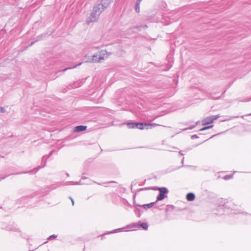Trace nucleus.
<instances>
[{"instance_id": "nucleus-32", "label": "nucleus", "mask_w": 251, "mask_h": 251, "mask_svg": "<svg viewBox=\"0 0 251 251\" xmlns=\"http://www.w3.org/2000/svg\"><path fill=\"white\" fill-rule=\"evenodd\" d=\"M142 0H137L136 1V4H138V5H140L141 1Z\"/></svg>"}, {"instance_id": "nucleus-3", "label": "nucleus", "mask_w": 251, "mask_h": 251, "mask_svg": "<svg viewBox=\"0 0 251 251\" xmlns=\"http://www.w3.org/2000/svg\"><path fill=\"white\" fill-rule=\"evenodd\" d=\"M153 190H158L159 193L156 197L155 201L157 202L158 201H161L167 197V195L169 193L168 189L166 187H155L152 188Z\"/></svg>"}, {"instance_id": "nucleus-1", "label": "nucleus", "mask_w": 251, "mask_h": 251, "mask_svg": "<svg viewBox=\"0 0 251 251\" xmlns=\"http://www.w3.org/2000/svg\"><path fill=\"white\" fill-rule=\"evenodd\" d=\"M127 126L128 128H137L141 130L144 129H151L153 127H155L156 126H159V125L155 123L150 124L144 123L132 122L127 123Z\"/></svg>"}, {"instance_id": "nucleus-12", "label": "nucleus", "mask_w": 251, "mask_h": 251, "mask_svg": "<svg viewBox=\"0 0 251 251\" xmlns=\"http://www.w3.org/2000/svg\"><path fill=\"white\" fill-rule=\"evenodd\" d=\"M86 80V78L82 79L81 80H79L76 81L74 82L73 83L70 85V87L72 88H76L81 86V85L83 84Z\"/></svg>"}, {"instance_id": "nucleus-34", "label": "nucleus", "mask_w": 251, "mask_h": 251, "mask_svg": "<svg viewBox=\"0 0 251 251\" xmlns=\"http://www.w3.org/2000/svg\"><path fill=\"white\" fill-rule=\"evenodd\" d=\"M138 27L139 28H140V29H141V28H142V27H143V28H144V27H146H146H147V25H144V26H142V25H141V26H139V27Z\"/></svg>"}, {"instance_id": "nucleus-45", "label": "nucleus", "mask_w": 251, "mask_h": 251, "mask_svg": "<svg viewBox=\"0 0 251 251\" xmlns=\"http://www.w3.org/2000/svg\"><path fill=\"white\" fill-rule=\"evenodd\" d=\"M70 199H71V201H72V200H73L71 197H70Z\"/></svg>"}, {"instance_id": "nucleus-5", "label": "nucleus", "mask_w": 251, "mask_h": 251, "mask_svg": "<svg viewBox=\"0 0 251 251\" xmlns=\"http://www.w3.org/2000/svg\"><path fill=\"white\" fill-rule=\"evenodd\" d=\"M228 208V203H225L223 205H219L218 209L213 211V213L218 215H222L224 214L225 209Z\"/></svg>"}, {"instance_id": "nucleus-25", "label": "nucleus", "mask_w": 251, "mask_h": 251, "mask_svg": "<svg viewBox=\"0 0 251 251\" xmlns=\"http://www.w3.org/2000/svg\"><path fill=\"white\" fill-rule=\"evenodd\" d=\"M233 177L232 175H226L224 176L223 179L226 180H229Z\"/></svg>"}, {"instance_id": "nucleus-4", "label": "nucleus", "mask_w": 251, "mask_h": 251, "mask_svg": "<svg viewBox=\"0 0 251 251\" xmlns=\"http://www.w3.org/2000/svg\"><path fill=\"white\" fill-rule=\"evenodd\" d=\"M47 159H48V157H47V156H43L42 158V165H41V166H39L38 167H37L36 168H34L33 169H32V170H31L30 171L24 172L23 173L24 174H26V173H28V174H35V173H36L38 171H39V170L40 169L44 168L46 166ZM22 173H17V174H21Z\"/></svg>"}, {"instance_id": "nucleus-21", "label": "nucleus", "mask_w": 251, "mask_h": 251, "mask_svg": "<svg viewBox=\"0 0 251 251\" xmlns=\"http://www.w3.org/2000/svg\"><path fill=\"white\" fill-rule=\"evenodd\" d=\"M29 197L28 196H25L19 200H18V202H20V204H22V203H25L27 199H28Z\"/></svg>"}, {"instance_id": "nucleus-17", "label": "nucleus", "mask_w": 251, "mask_h": 251, "mask_svg": "<svg viewBox=\"0 0 251 251\" xmlns=\"http://www.w3.org/2000/svg\"><path fill=\"white\" fill-rule=\"evenodd\" d=\"M152 188H154V187H145V188H140V189H137L136 191V192L135 193V194L133 195V199L135 200V197H136V195L137 192H140L141 191H146V190H152Z\"/></svg>"}, {"instance_id": "nucleus-11", "label": "nucleus", "mask_w": 251, "mask_h": 251, "mask_svg": "<svg viewBox=\"0 0 251 251\" xmlns=\"http://www.w3.org/2000/svg\"><path fill=\"white\" fill-rule=\"evenodd\" d=\"M112 2V0H101L100 3L98 5H100V9H102L103 11L105 9L108 7Z\"/></svg>"}, {"instance_id": "nucleus-43", "label": "nucleus", "mask_w": 251, "mask_h": 251, "mask_svg": "<svg viewBox=\"0 0 251 251\" xmlns=\"http://www.w3.org/2000/svg\"><path fill=\"white\" fill-rule=\"evenodd\" d=\"M251 113L247 114V115H246L245 116H251Z\"/></svg>"}, {"instance_id": "nucleus-44", "label": "nucleus", "mask_w": 251, "mask_h": 251, "mask_svg": "<svg viewBox=\"0 0 251 251\" xmlns=\"http://www.w3.org/2000/svg\"><path fill=\"white\" fill-rule=\"evenodd\" d=\"M66 175H67L68 176H69V174H68V173L66 174Z\"/></svg>"}, {"instance_id": "nucleus-35", "label": "nucleus", "mask_w": 251, "mask_h": 251, "mask_svg": "<svg viewBox=\"0 0 251 251\" xmlns=\"http://www.w3.org/2000/svg\"><path fill=\"white\" fill-rule=\"evenodd\" d=\"M52 152L53 151H50L49 154L48 156H47V157H48V158H49L51 155Z\"/></svg>"}, {"instance_id": "nucleus-20", "label": "nucleus", "mask_w": 251, "mask_h": 251, "mask_svg": "<svg viewBox=\"0 0 251 251\" xmlns=\"http://www.w3.org/2000/svg\"><path fill=\"white\" fill-rule=\"evenodd\" d=\"M167 60L168 61V65L169 66V68H171L173 65V58L171 56H167Z\"/></svg>"}, {"instance_id": "nucleus-2", "label": "nucleus", "mask_w": 251, "mask_h": 251, "mask_svg": "<svg viewBox=\"0 0 251 251\" xmlns=\"http://www.w3.org/2000/svg\"><path fill=\"white\" fill-rule=\"evenodd\" d=\"M102 12V9H100V5H96L94 6L90 16L86 20L87 24L89 25L92 22H97Z\"/></svg>"}, {"instance_id": "nucleus-39", "label": "nucleus", "mask_w": 251, "mask_h": 251, "mask_svg": "<svg viewBox=\"0 0 251 251\" xmlns=\"http://www.w3.org/2000/svg\"><path fill=\"white\" fill-rule=\"evenodd\" d=\"M81 178H82V179H86V177L85 176H82Z\"/></svg>"}, {"instance_id": "nucleus-31", "label": "nucleus", "mask_w": 251, "mask_h": 251, "mask_svg": "<svg viewBox=\"0 0 251 251\" xmlns=\"http://www.w3.org/2000/svg\"><path fill=\"white\" fill-rule=\"evenodd\" d=\"M0 112L1 113H4L5 112V109L3 107H0Z\"/></svg>"}, {"instance_id": "nucleus-41", "label": "nucleus", "mask_w": 251, "mask_h": 251, "mask_svg": "<svg viewBox=\"0 0 251 251\" xmlns=\"http://www.w3.org/2000/svg\"><path fill=\"white\" fill-rule=\"evenodd\" d=\"M72 201L73 205H74V200H72V201Z\"/></svg>"}, {"instance_id": "nucleus-42", "label": "nucleus", "mask_w": 251, "mask_h": 251, "mask_svg": "<svg viewBox=\"0 0 251 251\" xmlns=\"http://www.w3.org/2000/svg\"><path fill=\"white\" fill-rule=\"evenodd\" d=\"M34 43V42H32L30 44V46H32Z\"/></svg>"}, {"instance_id": "nucleus-33", "label": "nucleus", "mask_w": 251, "mask_h": 251, "mask_svg": "<svg viewBox=\"0 0 251 251\" xmlns=\"http://www.w3.org/2000/svg\"><path fill=\"white\" fill-rule=\"evenodd\" d=\"M21 236H22V237H23L24 238H25L26 237H27V235H25V234H21Z\"/></svg>"}, {"instance_id": "nucleus-46", "label": "nucleus", "mask_w": 251, "mask_h": 251, "mask_svg": "<svg viewBox=\"0 0 251 251\" xmlns=\"http://www.w3.org/2000/svg\"><path fill=\"white\" fill-rule=\"evenodd\" d=\"M244 116H241V117H242V118H244Z\"/></svg>"}, {"instance_id": "nucleus-9", "label": "nucleus", "mask_w": 251, "mask_h": 251, "mask_svg": "<svg viewBox=\"0 0 251 251\" xmlns=\"http://www.w3.org/2000/svg\"><path fill=\"white\" fill-rule=\"evenodd\" d=\"M130 230H133V229H131V228H130L129 225L126 227L114 229L112 231L108 232L107 233V234L117 233L118 232L127 231H130Z\"/></svg>"}, {"instance_id": "nucleus-15", "label": "nucleus", "mask_w": 251, "mask_h": 251, "mask_svg": "<svg viewBox=\"0 0 251 251\" xmlns=\"http://www.w3.org/2000/svg\"><path fill=\"white\" fill-rule=\"evenodd\" d=\"M135 204H136L135 203V200H134V205L135 206V210H134V212L136 214V216H137L138 217H140L141 215V214H142V211L141 210V209L139 208V206H136L135 205Z\"/></svg>"}, {"instance_id": "nucleus-36", "label": "nucleus", "mask_w": 251, "mask_h": 251, "mask_svg": "<svg viewBox=\"0 0 251 251\" xmlns=\"http://www.w3.org/2000/svg\"><path fill=\"white\" fill-rule=\"evenodd\" d=\"M9 175H7V176H3L2 177H1V178H0V181L4 179H5L6 177H7L8 176H9Z\"/></svg>"}, {"instance_id": "nucleus-22", "label": "nucleus", "mask_w": 251, "mask_h": 251, "mask_svg": "<svg viewBox=\"0 0 251 251\" xmlns=\"http://www.w3.org/2000/svg\"><path fill=\"white\" fill-rule=\"evenodd\" d=\"M200 123V121H198L196 123V124L195 125H192L191 126L189 127H187V128H184L182 130L183 131H186V130H187L188 129H193L194 127H196V126L199 124Z\"/></svg>"}, {"instance_id": "nucleus-14", "label": "nucleus", "mask_w": 251, "mask_h": 251, "mask_svg": "<svg viewBox=\"0 0 251 251\" xmlns=\"http://www.w3.org/2000/svg\"><path fill=\"white\" fill-rule=\"evenodd\" d=\"M87 126H75L74 129V131L76 132H79L81 131H85L87 129Z\"/></svg>"}, {"instance_id": "nucleus-30", "label": "nucleus", "mask_w": 251, "mask_h": 251, "mask_svg": "<svg viewBox=\"0 0 251 251\" xmlns=\"http://www.w3.org/2000/svg\"><path fill=\"white\" fill-rule=\"evenodd\" d=\"M77 65H75L74 66V67H70V68H66L64 70H63V71L64 72L66 70H68V69H72V68H75Z\"/></svg>"}, {"instance_id": "nucleus-18", "label": "nucleus", "mask_w": 251, "mask_h": 251, "mask_svg": "<svg viewBox=\"0 0 251 251\" xmlns=\"http://www.w3.org/2000/svg\"><path fill=\"white\" fill-rule=\"evenodd\" d=\"M83 184V183L81 182V181H67L65 183V185H80Z\"/></svg>"}, {"instance_id": "nucleus-8", "label": "nucleus", "mask_w": 251, "mask_h": 251, "mask_svg": "<svg viewBox=\"0 0 251 251\" xmlns=\"http://www.w3.org/2000/svg\"><path fill=\"white\" fill-rule=\"evenodd\" d=\"M2 228L9 231L21 232V230L17 227V225L15 224L3 225Z\"/></svg>"}, {"instance_id": "nucleus-26", "label": "nucleus", "mask_w": 251, "mask_h": 251, "mask_svg": "<svg viewBox=\"0 0 251 251\" xmlns=\"http://www.w3.org/2000/svg\"><path fill=\"white\" fill-rule=\"evenodd\" d=\"M57 237V236L55 234H53V235H51L48 238V240H51V239H55L56 237Z\"/></svg>"}, {"instance_id": "nucleus-10", "label": "nucleus", "mask_w": 251, "mask_h": 251, "mask_svg": "<svg viewBox=\"0 0 251 251\" xmlns=\"http://www.w3.org/2000/svg\"><path fill=\"white\" fill-rule=\"evenodd\" d=\"M105 53H103V54H94L92 56V62H99L101 60H103L104 59V55Z\"/></svg>"}, {"instance_id": "nucleus-38", "label": "nucleus", "mask_w": 251, "mask_h": 251, "mask_svg": "<svg viewBox=\"0 0 251 251\" xmlns=\"http://www.w3.org/2000/svg\"><path fill=\"white\" fill-rule=\"evenodd\" d=\"M178 153L180 155H183V154L181 152V151H179Z\"/></svg>"}, {"instance_id": "nucleus-19", "label": "nucleus", "mask_w": 251, "mask_h": 251, "mask_svg": "<svg viewBox=\"0 0 251 251\" xmlns=\"http://www.w3.org/2000/svg\"><path fill=\"white\" fill-rule=\"evenodd\" d=\"M239 116H227V117L225 119H224V120H220V122H225V121H230L232 119H233L234 118H239Z\"/></svg>"}, {"instance_id": "nucleus-6", "label": "nucleus", "mask_w": 251, "mask_h": 251, "mask_svg": "<svg viewBox=\"0 0 251 251\" xmlns=\"http://www.w3.org/2000/svg\"><path fill=\"white\" fill-rule=\"evenodd\" d=\"M131 229L134 230L136 228H142L144 230H147L148 228V224L147 223H132L129 225Z\"/></svg>"}, {"instance_id": "nucleus-47", "label": "nucleus", "mask_w": 251, "mask_h": 251, "mask_svg": "<svg viewBox=\"0 0 251 251\" xmlns=\"http://www.w3.org/2000/svg\"><path fill=\"white\" fill-rule=\"evenodd\" d=\"M47 242H48V241H46V242L44 243V244H46V243H47Z\"/></svg>"}, {"instance_id": "nucleus-37", "label": "nucleus", "mask_w": 251, "mask_h": 251, "mask_svg": "<svg viewBox=\"0 0 251 251\" xmlns=\"http://www.w3.org/2000/svg\"><path fill=\"white\" fill-rule=\"evenodd\" d=\"M184 157H183V158H182V160H181V163H182V164H183V163H184Z\"/></svg>"}, {"instance_id": "nucleus-24", "label": "nucleus", "mask_w": 251, "mask_h": 251, "mask_svg": "<svg viewBox=\"0 0 251 251\" xmlns=\"http://www.w3.org/2000/svg\"><path fill=\"white\" fill-rule=\"evenodd\" d=\"M213 125H210L209 126H205V127H202V128L200 129L199 130V131H204V130H207V129H208L209 128H211L212 127H213Z\"/></svg>"}, {"instance_id": "nucleus-23", "label": "nucleus", "mask_w": 251, "mask_h": 251, "mask_svg": "<svg viewBox=\"0 0 251 251\" xmlns=\"http://www.w3.org/2000/svg\"><path fill=\"white\" fill-rule=\"evenodd\" d=\"M61 185V183L60 182H57L54 184H52L51 186H50V188L51 189H56V188L59 187Z\"/></svg>"}, {"instance_id": "nucleus-27", "label": "nucleus", "mask_w": 251, "mask_h": 251, "mask_svg": "<svg viewBox=\"0 0 251 251\" xmlns=\"http://www.w3.org/2000/svg\"><path fill=\"white\" fill-rule=\"evenodd\" d=\"M135 10L136 12L139 13L140 12V5H138V4H136Z\"/></svg>"}, {"instance_id": "nucleus-28", "label": "nucleus", "mask_w": 251, "mask_h": 251, "mask_svg": "<svg viewBox=\"0 0 251 251\" xmlns=\"http://www.w3.org/2000/svg\"><path fill=\"white\" fill-rule=\"evenodd\" d=\"M199 137L197 135V134H194V135H193L191 136V139H197V138H198Z\"/></svg>"}, {"instance_id": "nucleus-40", "label": "nucleus", "mask_w": 251, "mask_h": 251, "mask_svg": "<svg viewBox=\"0 0 251 251\" xmlns=\"http://www.w3.org/2000/svg\"><path fill=\"white\" fill-rule=\"evenodd\" d=\"M168 206L171 207L173 209H174L175 208L174 206L173 205H168Z\"/></svg>"}, {"instance_id": "nucleus-16", "label": "nucleus", "mask_w": 251, "mask_h": 251, "mask_svg": "<svg viewBox=\"0 0 251 251\" xmlns=\"http://www.w3.org/2000/svg\"><path fill=\"white\" fill-rule=\"evenodd\" d=\"M195 199V195L193 193H189L186 195V199L188 201H193Z\"/></svg>"}, {"instance_id": "nucleus-29", "label": "nucleus", "mask_w": 251, "mask_h": 251, "mask_svg": "<svg viewBox=\"0 0 251 251\" xmlns=\"http://www.w3.org/2000/svg\"><path fill=\"white\" fill-rule=\"evenodd\" d=\"M220 96H216V97H214V96H211L210 97V98L211 99H218L219 98H220Z\"/></svg>"}, {"instance_id": "nucleus-7", "label": "nucleus", "mask_w": 251, "mask_h": 251, "mask_svg": "<svg viewBox=\"0 0 251 251\" xmlns=\"http://www.w3.org/2000/svg\"><path fill=\"white\" fill-rule=\"evenodd\" d=\"M220 117L219 115H212L203 119L202 121V125H206L212 123L214 121L218 119Z\"/></svg>"}, {"instance_id": "nucleus-13", "label": "nucleus", "mask_w": 251, "mask_h": 251, "mask_svg": "<svg viewBox=\"0 0 251 251\" xmlns=\"http://www.w3.org/2000/svg\"><path fill=\"white\" fill-rule=\"evenodd\" d=\"M157 202L156 201L152 202L148 204H144L142 205H140L139 204H135V205L136 206H139L143 208L145 210H147L149 208H150L152 207L155 204H156Z\"/></svg>"}]
</instances>
